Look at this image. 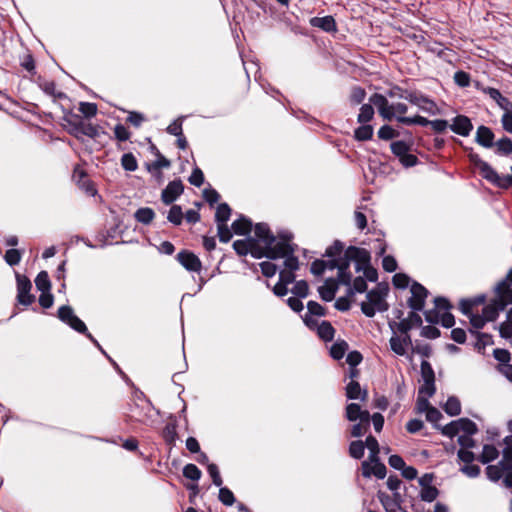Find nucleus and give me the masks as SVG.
Instances as JSON below:
<instances>
[{
    "mask_svg": "<svg viewBox=\"0 0 512 512\" xmlns=\"http://www.w3.org/2000/svg\"><path fill=\"white\" fill-rule=\"evenodd\" d=\"M411 297L408 299V306L414 311H422L428 290L418 282H413L410 287Z\"/></svg>",
    "mask_w": 512,
    "mask_h": 512,
    "instance_id": "nucleus-11",
    "label": "nucleus"
},
{
    "mask_svg": "<svg viewBox=\"0 0 512 512\" xmlns=\"http://www.w3.org/2000/svg\"><path fill=\"white\" fill-rule=\"evenodd\" d=\"M469 160L472 162V164L479 169L480 174L484 179L488 176L490 171L493 169V167L487 163L486 161L482 160L480 156L476 153H470L469 154Z\"/></svg>",
    "mask_w": 512,
    "mask_h": 512,
    "instance_id": "nucleus-25",
    "label": "nucleus"
},
{
    "mask_svg": "<svg viewBox=\"0 0 512 512\" xmlns=\"http://www.w3.org/2000/svg\"><path fill=\"white\" fill-rule=\"evenodd\" d=\"M449 127L454 133L463 137H467L473 129L471 120L464 115L456 116Z\"/></svg>",
    "mask_w": 512,
    "mask_h": 512,
    "instance_id": "nucleus-15",
    "label": "nucleus"
},
{
    "mask_svg": "<svg viewBox=\"0 0 512 512\" xmlns=\"http://www.w3.org/2000/svg\"><path fill=\"white\" fill-rule=\"evenodd\" d=\"M122 167L129 172H133L138 168L137 160L132 153H125L121 157Z\"/></svg>",
    "mask_w": 512,
    "mask_h": 512,
    "instance_id": "nucleus-43",
    "label": "nucleus"
},
{
    "mask_svg": "<svg viewBox=\"0 0 512 512\" xmlns=\"http://www.w3.org/2000/svg\"><path fill=\"white\" fill-rule=\"evenodd\" d=\"M494 133L493 131L484 125H481L477 128L475 141L477 144L484 148H491L494 146Z\"/></svg>",
    "mask_w": 512,
    "mask_h": 512,
    "instance_id": "nucleus-17",
    "label": "nucleus"
},
{
    "mask_svg": "<svg viewBox=\"0 0 512 512\" xmlns=\"http://www.w3.org/2000/svg\"><path fill=\"white\" fill-rule=\"evenodd\" d=\"M444 411L450 416H457L461 413V403L455 396H450L445 405Z\"/></svg>",
    "mask_w": 512,
    "mask_h": 512,
    "instance_id": "nucleus-31",
    "label": "nucleus"
},
{
    "mask_svg": "<svg viewBox=\"0 0 512 512\" xmlns=\"http://www.w3.org/2000/svg\"><path fill=\"white\" fill-rule=\"evenodd\" d=\"M392 153L400 158L401 156L407 154L409 152L410 146L404 141H395L392 142L391 145Z\"/></svg>",
    "mask_w": 512,
    "mask_h": 512,
    "instance_id": "nucleus-55",
    "label": "nucleus"
},
{
    "mask_svg": "<svg viewBox=\"0 0 512 512\" xmlns=\"http://www.w3.org/2000/svg\"><path fill=\"white\" fill-rule=\"evenodd\" d=\"M79 111L86 117L91 118L97 114V105L90 102H80Z\"/></svg>",
    "mask_w": 512,
    "mask_h": 512,
    "instance_id": "nucleus-57",
    "label": "nucleus"
},
{
    "mask_svg": "<svg viewBox=\"0 0 512 512\" xmlns=\"http://www.w3.org/2000/svg\"><path fill=\"white\" fill-rule=\"evenodd\" d=\"M347 350H348L347 342L339 341L332 345V347L330 349V355L335 360H340L344 357Z\"/></svg>",
    "mask_w": 512,
    "mask_h": 512,
    "instance_id": "nucleus-40",
    "label": "nucleus"
},
{
    "mask_svg": "<svg viewBox=\"0 0 512 512\" xmlns=\"http://www.w3.org/2000/svg\"><path fill=\"white\" fill-rule=\"evenodd\" d=\"M504 469L503 467L498 463L497 465H488L486 467V475L489 480L493 482H497L501 479Z\"/></svg>",
    "mask_w": 512,
    "mask_h": 512,
    "instance_id": "nucleus-46",
    "label": "nucleus"
},
{
    "mask_svg": "<svg viewBox=\"0 0 512 512\" xmlns=\"http://www.w3.org/2000/svg\"><path fill=\"white\" fill-rule=\"evenodd\" d=\"M496 297L490 304L483 307L482 315L487 322L495 321L499 313L512 304V286L500 281L496 288Z\"/></svg>",
    "mask_w": 512,
    "mask_h": 512,
    "instance_id": "nucleus-3",
    "label": "nucleus"
},
{
    "mask_svg": "<svg viewBox=\"0 0 512 512\" xmlns=\"http://www.w3.org/2000/svg\"><path fill=\"white\" fill-rule=\"evenodd\" d=\"M183 475L187 479L198 481L201 478V470L195 464H187L183 468Z\"/></svg>",
    "mask_w": 512,
    "mask_h": 512,
    "instance_id": "nucleus-49",
    "label": "nucleus"
},
{
    "mask_svg": "<svg viewBox=\"0 0 512 512\" xmlns=\"http://www.w3.org/2000/svg\"><path fill=\"white\" fill-rule=\"evenodd\" d=\"M317 327V332L319 337L324 341H331L334 338L335 329L328 321H323L322 323L315 326Z\"/></svg>",
    "mask_w": 512,
    "mask_h": 512,
    "instance_id": "nucleus-28",
    "label": "nucleus"
},
{
    "mask_svg": "<svg viewBox=\"0 0 512 512\" xmlns=\"http://www.w3.org/2000/svg\"><path fill=\"white\" fill-rule=\"evenodd\" d=\"M459 432H463L464 435H474L477 433V425L468 418L458 419Z\"/></svg>",
    "mask_w": 512,
    "mask_h": 512,
    "instance_id": "nucleus-34",
    "label": "nucleus"
},
{
    "mask_svg": "<svg viewBox=\"0 0 512 512\" xmlns=\"http://www.w3.org/2000/svg\"><path fill=\"white\" fill-rule=\"evenodd\" d=\"M162 436L166 443L173 444L177 438L176 424L168 423L163 429Z\"/></svg>",
    "mask_w": 512,
    "mask_h": 512,
    "instance_id": "nucleus-52",
    "label": "nucleus"
},
{
    "mask_svg": "<svg viewBox=\"0 0 512 512\" xmlns=\"http://www.w3.org/2000/svg\"><path fill=\"white\" fill-rule=\"evenodd\" d=\"M388 293V287L385 285H377L374 289L367 292L368 302L361 303L362 313L369 318L375 316L376 311L385 312L388 310L389 305L385 301V297Z\"/></svg>",
    "mask_w": 512,
    "mask_h": 512,
    "instance_id": "nucleus-4",
    "label": "nucleus"
},
{
    "mask_svg": "<svg viewBox=\"0 0 512 512\" xmlns=\"http://www.w3.org/2000/svg\"><path fill=\"white\" fill-rule=\"evenodd\" d=\"M6 263L10 266H15L21 261V253L17 249H9L4 255Z\"/></svg>",
    "mask_w": 512,
    "mask_h": 512,
    "instance_id": "nucleus-60",
    "label": "nucleus"
},
{
    "mask_svg": "<svg viewBox=\"0 0 512 512\" xmlns=\"http://www.w3.org/2000/svg\"><path fill=\"white\" fill-rule=\"evenodd\" d=\"M367 391L362 390L360 384L357 381L351 380L346 386V396L348 399L356 400H366Z\"/></svg>",
    "mask_w": 512,
    "mask_h": 512,
    "instance_id": "nucleus-22",
    "label": "nucleus"
},
{
    "mask_svg": "<svg viewBox=\"0 0 512 512\" xmlns=\"http://www.w3.org/2000/svg\"><path fill=\"white\" fill-rule=\"evenodd\" d=\"M309 23L312 27H316L321 29L327 33H335L337 32V24L335 19L328 15L324 17H312L309 20Z\"/></svg>",
    "mask_w": 512,
    "mask_h": 512,
    "instance_id": "nucleus-16",
    "label": "nucleus"
},
{
    "mask_svg": "<svg viewBox=\"0 0 512 512\" xmlns=\"http://www.w3.org/2000/svg\"><path fill=\"white\" fill-rule=\"evenodd\" d=\"M231 215V209L228 204L221 203L218 205L215 213V221L217 224H226Z\"/></svg>",
    "mask_w": 512,
    "mask_h": 512,
    "instance_id": "nucleus-33",
    "label": "nucleus"
},
{
    "mask_svg": "<svg viewBox=\"0 0 512 512\" xmlns=\"http://www.w3.org/2000/svg\"><path fill=\"white\" fill-rule=\"evenodd\" d=\"M326 270H338V281L342 285H350L352 274L348 271V263L345 260V254L339 258H329L324 260Z\"/></svg>",
    "mask_w": 512,
    "mask_h": 512,
    "instance_id": "nucleus-9",
    "label": "nucleus"
},
{
    "mask_svg": "<svg viewBox=\"0 0 512 512\" xmlns=\"http://www.w3.org/2000/svg\"><path fill=\"white\" fill-rule=\"evenodd\" d=\"M184 186L180 179L173 180L168 183L161 193V200L164 204H172L182 193Z\"/></svg>",
    "mask_w": 512,
    "mask_h": 512,
    "instance_id": "nucleus-13",
    "label": "nucleus"
},
{
    "mask_svg": "<svg viewBox=\"0 0 512 512\" xmlns=\"http://www.w3.org/2000/svg\"><path fill=\"white\" fill-rule=\"evenodd\" d=\"M57 316L63 323L78 333L85 334L88 330L86 324L75 315L74 310L69 305L59 307Z\"/></svg>",
    "mask_w": 512,
    "mask_h": 512,
    "instance_id": "nucleus-8",
    "label": "nucleus"
},
{
    "mask_svg": "<svg viewBox=\"0 0 512 512\" xmlns=\"http://www.w3.org/2000/svg\"><path fill=\"white\" fill-rule=\"evenodd\" d=\"M339 281L338 279L328 278L324 285L318 288L319 295L323 301L330 302L335 298Z\"/></svg>",
    "mask_w": 512,
    "mask_h": 512,
    "instance_id": "nucleus-18",
    "label": "nucleus"
},
{
    "mask_svg": "<svg viewBox=\"0 0 512 512\" xmlns=\"http://www.w3.org/2000/svg\"><path fill=\"white\" fill-rule=\"evenodd\" d=\"M17 301L19 304L29 306L35 301V296L30 293L32 283L28 277L16 272Z\"/></svg>",
    "mask_w": 512,
    "mask_h": 512,
    "instance_id": "nucleus-10",
    "label": "nucleus"
},
{
    "mask_svg": "<svg viewBox=\"0 0 512 512\" xmlns=\"http://www.w3.org/2000/svg\"><path fill=\"white\" fill-rule=\"evenodd\" d=\"M35 285L37 289L41 292H48L51 289V282L46 271H41L38 273L35 279Z\"/></svg>",
    "mask_w": 512,
    "mask_h": 512,
    "instance_id": "nucleus-35",
    "label": "nucleus"
},
{
    "mask_svg": "<svg viewBox=\"0 0 512 512\" xmlns=\"http://www.w3.org/2000/svg\"><path fill=\"white\" fill-rule=\"evenodd\" d=\"M410 278L403 273H397L392 278V283L396 288L405 289L409 286Z\"/></svg>",
    "mask_w": 512,
    "mask_h": 512,
    "instance_id": "nucleus-62",
    "label": "nucleus"
},
{
    "mask_svg": "<svg viewBox=\"0 0 512 512\" xmlns=\"http://www.w3.org/2000/svg\"><path fill=\"white\" fill-rule=\"evenodd\" d=\"M232 229L237 235H248L252 229V222L245 216H241L232 223Z\"/></svg>",
    "mask_w": 512,
    "mask_h": 512,
    "instance_id": "nucleus-24",
    "label": "nucleus"
},
{
    "mask_svg": "<svg viewBox=\"0 0 512 512\" xmlns=\"http://www.w3.org/2000/svg\"><path fill=\"white\" fill-rule=\"evenodd\" d=\"M486 180L500 189L512 188V175H500L494 169L490 171Z\"/></svg>",
    "mask_w": 512,
    "mask_h": 512,
    "instance_id": "nucleus-20",
    "label": "nucleus"
},
{
    "mask_svg": "<svg viewBox=\"0 0 512 512\" xmlns=\"http://www.w3.org/2000/svg\"><path fill=\"white\" fill-rule=\"evenodd\" d=\"M369 102L377 107L379 114L385 120H392L394 117L404 116L408 111V107L404 103H392L390 104L387 98L379 93H374L370 98Z\"/></svg>",
    "mask_w": 512,
    "mask_h": 512,
    "instance_id": "nucleus-5",
    "label": "nucleus"
},
{
    "mask_svg": "<svg viewBox=\"0 0 512 512\" xmlns=\"http://www.w3.org/2000/svg\"><path fill=\"white\" fill-rule=\"evenodd\" d=\"M378 498L386 512H392L402 503V496L399 492L393 493V496L380 492Z\"/></svg>",
    "mask_w": 512,
    "mask_h": 512,
    "instance_id": "nucleus-21",
    "label": "nucleus"
},
{
    "mask_svg": "<svg viewBox=\"0 0 512 512\" xmlns=\"http://www.w3.org/2000/svg\"><path fill=\"white\" fill-rule=\"evenodd\" d=\"M135 219L144 225H148L152 222L155 217V212L149 207L139 208L135 214Z\"/></svg>",
    "mask_w": 512,
    "mask_h": 512,
    "instance_id": "nucleus-29",
    "label": "nucleus"
},
{
    "mask_svg": "<svg viewBox=\"0 0 512 512\" xmlns=\"http://www.w3.org/2000/svg\"><path fill=\"white\" fill-rule=\"evenodd\" d=\"M470 333L476 336L477 342L475 343V348L478 351H482L486 346H490L494 344L493 336L488 333L478 332L470 330Z\"/></svg>",
    "mask_w": 512,
    "mask_h": 512,
    "instance_id": "nucleus-27",
    "label": "nucleus"
},
{
    "mask_svg": "<svg viewBox=\"0 0 512 512\" xmlns=\"http://www.w3.org/2000/svg\"><path fill=\"white\" fill-rule=\"evenodd\" d=\"M397 121L403 125H421V126H427L431 125L432 120H428L425 117L416 115L414 117H406V116H399L397 117Z\"/></svg>",
    "mask_w": 512,
    "mask_h": 512,
    "instance_id": "nucleus-30",
    "label": "nucleus"
},
{
    "mask_svg": "<svg viewBox=\"0 0 512 512\" xmlns=\"http://www.w3.org/2000/svg\"><path fill=\"white\" fill-rule=\"evenodd\" d=\"M39 86L42 91L49 96H53L55 98H62L65 96L64 93L56 91V84L53 81H43Z\"/></svg>",
    "mask_w": 512,
    "mask_h": 512,
    "instance_id": "nucleus-47",
    "label": "nucleus"
},
{
    "mask_svg": "<svg viewBox=\"0 0 512 512\" xmlns=\"http://www.w3.org/2000/svg\"><path fill=\"white\" fill-rule=\"evenodd\" d=\"M494 358L500 362L502 365L509 364V361L511 359V354L508 350L502 349V348H496L493 351Z\"/></svg>",
    "mask_w": 512,
    "mask_h": 512,
    "instance_id": "nucleus-61",
    "label": "nucleus"
},
{
    "mask_svg": "<svg viewBox=\"0 0 512 512\" xmlns=\"http://www.w3.org/2000/svg\"><path fill=\"white\" fill-rule=\"evenodd\" d=\"M499 456V451L494 445L485 444L482 449V453L478 457V460L483 464H488L494 461Z\"/></svg>",
    "mask_w": 512,
    "mask_h": 512,
    "instance_id": "nucleus-26",
    "label": "nucleus"
},
{
    "mask_svg": "<svg viewBox=\"0 0 512 512\" xmlns=\"http://www.w3.org/2000/svg\"><path fill=\"white\" fill-rule=\"evenodd\" d=\"M441 433L447 437L453 438L459 433L458 420L451 421L441 428Z\"/></svg>",
    "mask_w": 512,
    "mask_h": 512,
    "instance_id": "nucleus-64",
    "label": "nucleus"
},
{
    "mask_svg": "<svg viewBox=\"0 0 512 512\" xmlns=\"http://www.w3.org/2000/svg\"><path fill=\"white\" fill-rule=\"evenodd\" d=\"M439 494L438 489L435 486L421 488L420 498L425 502L434 501Z\"/></svg>",
    "mask_w": 512,
    "mask_h": 512,
    "instance_id": "nucleus-54",
    "label": "nucleus"
},
{
    "mask_svg": "<svg viewBox=\"0 0 512 512\" xmlns=\"http://www.w3.org/2000/svg\"><path fill=\"white\" fill-rule=\"evenodd\" d=\"M369 426L370 420H367V423L364 420L359 421L351 427V436L355 438L361 437L367 432Z\"/></svg>",
    "mask_w": 512,
    "mask_h": 512,
    "instance_id": "nucleus-56",
    "label": "nucleus"
},
{
    "mask_svg": "<svg viewBox=\"0 0 512 512\" xmlns=\"http://www.w3.org/2000/svg\"><path fill=\"white\" fill-rule=\"evenodd\" d=\"M219 500L226 506H232L236 501L233 492L222 486L219 489Z\"/></svg>",
    "mask_w": 512,
    "mask_h": 512,
    "instance_id": "nucleus-53",
    "label": "nucleus"
},
{
    "mask_svg": "<svg viewBox=\"0 0 512 512\" xmlns=\"http://www.w3.org/2000/svg\"><path fill=\"white\" fill-rule=\"evenodd\" d=\"M494 329L499 331L501 338L507 340L512 345V323L503 321L498 326H494Z\"/></svg>",
    "mask_w": 512,
    "mask_h": 512,
    "instance_id": "nucleus-48",
    "label": "nucleus"
},
{
    "mask_svg": "<svg viewBox=\"0 0 512 512\" xmlns=\"http://www.w3.org/2000/svg\"><path fill=\"white\" fill-rule=\"evenodd\" d=\"M420 368H421L422 379L426 384L431 385L432 382H435V373H434V370H433L431 364L428 361L423 360L421 362Z\"/></svg>",
    "mask_w": 512,
    "mask_h": 512,
    "instance_id": "nucleus-37",
    "label": "nucleus"
},
{
    "mask_svg": "<svg viewBox=\"0 0 512 512\" xmlns=\"http://www.w3.org/2000/svg\"><path fill=\"white\" fill-rule=\"evenodd\" d=\"M399 98L409 101L411 104L417 106L420 110L429 115L439 114L437 104L421 93L405 90V93L400 94Z\"/></svg>",
    "mask_w": 512,
    "mask_h": 512,
    "instance_id": "nucleus-6",
    "label": "nucleus"
},
{
    "mask_svg": "<svg viewBox=\"0 0 512 512\" xmlns=\"http://www.w3.org/2000/svg\"><path fill=\"white\" fill-rule=\"evenodd\" d=\"M307 310V313L303 317V321L309 328H314L317 325V320H315L313 316L321 317L326 314L325 308L316 301H309L307 303Z\"/></svg>",
    "mask_w": 512,
    "mask_h": 512,
    "instance_id": "nucleus-14",
    "label": "nucleus"
},
{
    "mask_svg": "<svg viewBox=\"0 0 512 512\" xmlns=\"http://www.w3.org/2000/svg\"><path fill=\"white\" fill-rule=\"evenodd\" d=\"M365 453V445L361 440L352 441L349 445V455L354 459H361Z\"/></svg>",
    "mask_w": 512,
    "mask_h": 512,
    "instance_id": "nucleus-39",
    "label": "nucleus"
},
{
    "mask_svg": "<svg viewBox=\"0 0 512 512\" xmlns=\"http://www.w3.org/2000/svg\"><path fill=\"white\" fill-rule=\"evenodd\" d=\"M373 136V127L371 125H361L355 129L354 137L358 141L370 140Z\"/></svg>",
    "mask_w": 512,
    "mask_h": 512,
    "instance_id": "nucleus-41",
    "label": "nucleus"
},
{
    "mask_svg": "<svg viewBox=\"0 0 512 512\" xmlns=\"http://www.w3.org/2000/svg\"><path fill=\"white\" fill-rule=\"evenodd\" d=\"M176 259L189 272H200L202 268L200 259L191 251H180Z\"/></svg>",
    "mask_w": 512,
    "mask_h": 512,
    "instance_id": "nucleus-12",
    "label": "nucleus"
},
{
    "mask_svg": "<svg viewBox=\"0 0 512 512\" xmlns=\"http://www.w3.org/2000/svg\"><path fill=\"white\" fill-rule=\"evenodd\" d=\"M344 250V245L342 242L336 240L331 246L327 247L324 256L328 258H339L343 257L342 253Z\"/></svg>",
    "mask_w": 512,
    "mask_h": 512,
    "instance_id": "nucleus-45",
    "label": "nucleus"
},
{
    "mask_svg": "<svg viewBox=\"0 0 512 512\" xmlns=\"http://www.w3.org/2000/svg\"><path fill=\"white\" fill-rule=\"evenodd\" d=\"M291 292L298 298H306L309 293L308 283L305 280L295 282Z\"/></svg>",
    "mask_w": 512,
    "mask_h": 512,
    "instance_id": "nucleus-51",
    "label": "nucleus"
},
{
    "mask_svg": "<svg viewBox=\"0 0 512 512\" xmlns=\"http://www.w3.org/2000/svg\"><path fill=\"white\" fill-rule=\"evenodd\" d=\"M389 327L393 331V333L395 332V329H397L402 334H406L412 329V324H410L406 318L402 319L400 322H389Z\"/></svg>",
    "mask_w": 512,
    "mask_h": 512,
    "instance_id": "nucleus-58",
    "label": "nucleus"
},
{
    "mask_svg": "<svg viewBox=\"0 0 512 512\" xmlns=\"http://www.w3.org/2000/svg\"><path fill=\"white\" fill-rule=\"evenodd\" d=\"M347 286H348V291H347L348 296H352L355 293H363L367 289L366 280L361 276L356 277L353 280V282L351 281L350 285H347Z\"/></svg>",
    "mask_w": 512,
    "mask_h": 512,
    "instance_id": "nucleus-32",
    "label": "nucleus"
},
{
    "mask_svg": "<svg viewBox=\"0 0 512 512\" xmlns=\"http://www.w3.org/2000/svg\"><path fill=\"white\" fill-rule=\"evenodd\" d=\"M391 350L399 356H404L406 354L405 346L403 345V341H401V337L396 335L394 332L392 337L389 340Z\"/></svg>",
    "mask_w": 512,
    "mask_h": 512,
    "instance_id": "nucleus-42",
    "label": "nucleus"
},
{
    "mask_svg": "<svg viewBox=\"0 0 512 512\" xmlns=\"http://www.w3.org/2000/svg\"><path fill=\"white\" fill-rule=\"evenodd\" d=\"M188 180L191 185H194L196 187L202 186V184L204 183V174L202 170L198 167H195Z\"/></svg>",
    "mask_w": 512,
    "mask_h": 512,
    "instance_id": "nucleus-63",
    "label": "nucleus"
},
{
    "mask_svg": "<svg viewBox=\"0 0 512 512\" xmlns=\"http://www.w3.org/2000/svg\"><path fill=\"white\" fill-rule=\"evenodd\" d=\"M365 97V89L360 86H355L351 90L349 99L352 105H359L364 101Z\"/></svg>",
    "mask_w": 512,
    "mask_h": 512,
    "instance_id": "nucleus-50",
    "label": "nucleus"
},
{
    "mask_svg": "<svg viewBox=\"0 0 512 512\" xmlns=\"http://www.w3.org/2000/svg\"><path fill=\"white\" fill-rule=\"evenodd\" d=\"M505 448L503 449V459L499 464L504 470L512 469V435L504 438Z\"/></svg>",
    "mask_w": 512,
    "mask_h": 512,
    "instance_id": "nucleus-23",
    "label": "nucleus"
},
{
    "mask_svg": "<svg viewBox=\"0 0 512 512\" xmlns=\"http://www.w3.org/2000/svg\"><path fill=\"white\" fill-rule=\"evenodd\" d=\"M254 237H248L242 240H236L233 243L235 252L240 256L251 254L255 259L263 257L273 258L283 255L282 248H275L278 237H276L266 223H258L254 228Z\"/></svg>",
    "mask_w": 512,
    "mask_h": 512,
    "instance_id": "nucleus-1",
    "label": "nucleus"
},
{
    "mask_svg": "<svg viewBox=\"0 0 512 512\" xmlns=\"http://www.w3.org/2000/svg\"><path fill=\"white\" fill-rule=\"evenodd\" d=\"M207 470H208L210 477L212 478L213 484L217 487H221L223 484V480L220 476L218 466L214 463H210L207 466Z\"/></svg>",
    "mask_w": 512,
    "mask_h": 512,
    "instance_id": "nucleus-59",
    "label": "nucleus"
},
{
    "mask_svg": "<svg viewBox=\"0 0 512 512\" xmlns=\"http://www.w3.org/2000/svg\"><path fill=\"white\" fill-rule=\"evenodd\" d=\"M373 104H363L357 117V121L361 124L369 122L374 116Z\"/></svg>",
    "mask_w": 512,
    "mask_h": 512,
    "instance_id": "nucleus-38",
    "label": "nucleus"
},
{
    "mask_svg": "<svg viewBox=\"0 0 512 512\" xmlns=\"http://www.w3.org/2000/svg\"><path fill=\"white\" fill-rule=\"evenodd\" d=\"M346 418L351 421H365L370 420V413L367 410H362L356 403H350L346 406Z\"/></svg>",
    "mask_w": 512,
    "mask_h": 512,
    "instance_id": "nucleus-19",
    "label": "nucleus"
},
{
    "mask_svg": "<svg viewBox=\"0 0 512 512\" xmlns=\"http://www.w3.org/2000/svg\"><path fill=\"white\" fill-rule=\"evenodd\" d=\"M344 254L346 263H348V267L350 266L351 262L355 263L356 272L362 271V269L370 264V253L364 248L349 246L344 251Z\"/></svg>",
    "mask_w": 512,
    "mask_h": 512,
    "instance_id": "nucleus-7",
    "label": "nucleus"
},
{
    "mask_svg": "<svg viewBox=\"0 0 512 512\" xmlns=\"http://www.w3.org/2000/svg\"><path fill=\"white\" fill-rule=\"evenodd\" d=\"M167 219L174 225H180L183 219V212L179 205H173L167 215Z\"/></svg>",
    "mask_w": 512,
    "mask_h": 512,
    "instance_id": "nucleus-44",
    "label": "nucleus"
},
{
    "mask_svg": "<svg viewBox=\"0 0 512 512\" xmlns=\"http://www.w3.org/2000/svg\"><path fill=\"white\" fill-rule=\"evenodd\" d=\"M292 239V234L283 232L278 235V242L274 249L282 248L283 255H278L272 259L284 258V269L279 272V281L288 285L295 281L294 271L299 268L298 258L294 256V247L289 243Z\"/></svg>",
    "mask_w": 512,
    "mask_h": 512,
    "instance_id": "nucleus-2",
    "label": "nucleus"
},
{
    "mask_svg": "<svg viewBox=\"0 0 512 512\" xmlns=\"http://www.w3.org/2000/svg\"><path fill=\"white\" fill-rule=\"evenodd\" d=\"M494 144L496 145L497 154L508 156L512 153V140L510 138L503 137Z\"/></svg>",
    "mask_w": 512,
    "mask_h": 512,
    "instance_id": "nucleus-36",
    "label": "nucleus"
}]
</instances>
